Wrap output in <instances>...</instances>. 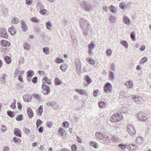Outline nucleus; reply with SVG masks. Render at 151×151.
<instances>
[{
  "label": "nucleus",
  "instance_id": "f257e3e1",
  "mask_svg": "<svg viewBox=\"0 0 151 151\" xmlns=\"http://www.w3.org/2000/svg\"><path fill=\"white\" fill-rule=\"evenodd\" d=\"M80 23L81 27L83 31L84 35L86 36H87L88 35L87 32L89 26L88 22L85 19L82 18L80 20Z\"/></svg>",
  "mask_w": 151,
  "mask_h": 151
},
{
  "label": "nucleus",
  "instance_id": "f03ea898",
  "mask_svg": "<svg viewBox=\"0 0 151 151\" xmlns=\"http://www.w3.org/2000/svg\"><path fill=\"white\" fill-rule=\"evenodd\" d=\"M80 4L81 7L86 11L90 12L93 9V5L86 2H81Z\"/></svg>",
  "mask_w": 151,
  "mask_h": 151
},
{
  "label": "nucleus",
  "instance_id": "7ed1b4c3",
  "mask_svg": "<svg viewBox=\"0 0 151 151\" xmlns=\"http://www.w3.org/2000/svg\"><path fill=\"white\" fill-rule=\"evenodd\" d=\"M137 118L139 121L144 122L147 120V116L144 112L140 111L137 114Z\"/></svg>",
  "mask_w": 151,
  "mask_h": 151
},
{
  "label": "nucleus",
  "instance_id": "20e7f679",
  "mask_svg": "<svg viewBox=\"0 0 151 151\" xmlns=\"http://www.w3.org/2000/svg\"><path fill=\"white\" fill-rule=\"evenodd\" d=\"M127 130L132 137H134L136 135V130L131 125H128L127 127Z\"/></svg>",
  "mask_w": 151,
  "mask_h": 151
},
{
  "label": "nucleus",
  "instance_id": "39448f33",
  "mask_svg": "<svg viewBox=\"0 0 151 151\" xmlns=\"http://www.w3.org/2000/svg\"><path fill=\"white\" fill-rule=\"evenodd\" d=\"M133 101L137 104H141L143 102V98L138 95H135L132 97Z\"/></svg>",
  "mask_w": 151,
  "mask_h": 151
},
{
  "label": "nucleus",
  "instance_id": "423d86ee",
  "mask_svg": "<svg viewBox=\"0 0 151 151\" xmlns=\"http://www.w3.org/2000/svg\"><path fill=\"white\" fill-rule=\"evenodd\" d=\"M42 88L43 89L42 93L43 94L47 95L50 93L49 87L47 85L44 83L43 84L42 86Z\"/></svg>",
  "mask_w": 151,
  "mask_h": 151
},
{
  "label": "nucleus",
  "instance_id": "0eeeda50",
  "mask_svg": "<svg viewBox=\"0 0 151 151\" xmlns=\"http://www.w3.org/2000/svg\"><path fill=\"white\" fill-rule=\"evenodd\" d=\"M76 70L77 72H80L81 68V63L80 60L77 59L75 60Z\"/></svg>",
  "mask_w": 151,
  "mask_h": 151
},
{
  "label": "nucleus",
  "instance_id": "6e6552de",
  "mask_svg": "<svg viewBox=\"0 0 151 151\" xmlns=\"http://www.w3.org/2000/svg\"><path fill=\"white\" fill-rule=\"evenodd\" d=\"M123 118L122 114L121 113H117L114 114V122H119Z\"/></svg>",
  "mask_w": 151,
  "mask_h": 151
},
{
  "label": "nucleus",
  "instance_id": "1a4fd4ad",
  "mask_svg": "<svg viewBox=\"0 0 151 151\" xmlns=\"http://www.w3.org/2000/svg\"><path fill=\"white\" fill-rule=\"evenodd\" d=\"M96 47V45L94 42L91 41L88 45V52L91 54H93L92 50L93 49Z\"/></svg>",
  "mask_w": 151,
  "mask_h": 151
},
{
  "label": "nucleus",
  "instance_id": "9d476101",
  "mask_svg": "<svg viewBox=\"0 0 151 151\" xmlns=\"http://www.w3.org/2000/svg\"><path fill=\"white\" fill-rule=\"evenodd\" d=\"M71 37L72 40V45L74 47H76L77 45V41L76 38L75 34L73 33H70Z\"/></svg>",
  "mask_w": 151,
  "mask_h": 151
},
{
  "label": "nucleus",
  "instance_id": "9b49d317",
  "mask_svg": "<svg viewBox=\"0 0 151 151\" xmlns=\"http://www.w3.org/2000/svg\"><path fill=\"white\" fill-rule=\"evenodd\" d=\"M111 85L110 83H106L104 87V91L107 93H110L111 91Z\"/></svg>",
  "mask_w": 151,
  "mask_h": 151
},
{
  "label": "nucleus",
  "instance_id": "f8f14e48",
  "mask_svg": "<svg viewBox=\"0 0 151 151\" xmlns=\"http://www.w3.org/2000/svg\"><path fill=\"white\" fill-rule=\"evenodd\" d=\"M103 137L101 141L103 142L106 144L109 143L110 142V140L109 137L106 134H103Z\"/></svg>",
  "mask_w": 151,
  "mask_h": 151
},
{
  "label": "nucleus",
  "instance_id": "ddd939ff",
  "mask_svg": "<svg viewBox=\"0 0 151 151\" xmlns=\"http://www.w3.org/2000/svg\"><path fill=\"white\" fill-rule=\"evenodd\" d=\"M0 36L1 37L7 38L8 36L6 32L5 29H0Z\"/></svg>",
  "mask_w": 151,
  "mask_h": 151
},
{
  "label": "nucleus",
  "instance_id": "4468645a",
  "mask_svg": "<svg viewBox=\"0 0 151 151\" xmlns=\"http://www.w3.org/2000/svg\"><path fill=\"white\" fill-rule=\"evenodd\" d=\"M21 28L24 32H25L27 31L28 29V27L26 23L22 20L21 21Z\"/></svg>",
  "mask_w": 151,
  "mask_h": 151
},
{
  "label": "nucleus",
  "instance_id": "2eb2a0df",
  "mask_svg": "<svg viewBox=\"0 0 151 151\" xmlns=\"http://www.w3.org/2000/svg\"><path fill=\"white\" fill-rule=\"evenodd\" d=\"M75 90L79 94L81 95H86L87 94L86 91L83 89L76 88Z\"/></svg>",
  "mask_w": 151,
  "mask_h": 151
},
{
  "label": "nucleus",
  "instance_id": "dca6fc26",
  "mask_svg": "<svg viewBox=\"0 0 151 151\" xmlns=\"http://www.w3.org/2000/svg\"><path fill=\"white\" fill-rule=\"evenodd\" d=\"M32 98V96L28 94L27 95H24L23 96V99L24 101L27 102L30 101Z\"/></svg>",
  "mask_w": 151,
  "mask_h": 151
},
{
  "label": "nucleus",
  "instance_id": "f3484780",
  "mask_svg": "<svg viewBox=\"0 0 151 151\" xmlns=\"http://www.w3.org/2000/svg\"><path fill=\"white\" fill-rule=\"evenodd\" d=\"M32 97L33 98L37 100L38 102L40 101L41 99V96L39 94L34 93L32 94Z\"/></svg>",
  "mask_w": 151,
  "mask_h": 151
},
{
  "label": "nucleus",
  "instance_id": "a211bd4d",
  "mask_svg": "<svg viewBox=\"0 0 151 151\" xmlns=\"http://www.w3.org/2000/svg\"><path fill=\"white\" fill-rule=\"evenodd\" d=\"M104 134V133L96 132L95 134L96 137V138L101 141L103 137V134Z\"/></svg>",
  "mask_w": 151,
  "mask_h": 151
},
{
  "label": "nucleus",
  "instance_id": "6ab92c4d",
  "mask_svg": "<svg viewBox=\"0 0 151 151\" xmlns=\"http://www.w3.org/2000/svg\"><path fill=\"white\" fill-rule=\"evenodd\" d=\"M8 31L9 33L12 35H14L16 32L15 27L13 26H12L11 27L9 28Z\"/></svg>",
  "mask_w": 151,
  "mask_h": 151
},
{
  "label": "nucleus",
  "instance_id": "aec40b11",
  "mask_svg": "<svg viewBox=\"0 0 151 151\" xmlns=\"http://www.w3.org/2000/svg\"><path fill=\"white\" fill-rule=\"evenodd\" d=\"M1 45L4 47L9 46L10 45V43L6 40H1L0 42Z\"/></svg>",
  "mask_w": 151,
  "mask_h": 151
},
{
  "label": "nucleus",
  "instance_id": "412c9836",
  "mask_svg": "<svg viewBox=\"0 0 151 151\" xmlns=\"http://www.w3.org/2000/svg\"><path fill=\"white\" fill-rule=\"evenodd\" d=\"M119 7L121 9L124 10L129 8V4H126L124 3H121L119 4Z\"/></svg>",
  "mask_w": 151,
  "mask_h": 151
},
{
  "label": "nucleus",
  "instance_id": "4be33fe9",
  "mask_svg": "<svg viewBox=\"0 0 151 151\" xmlns=\"http://www.w3.org/2000/svg\"><path fill=\"white\" fill-rule=\"evenodd\" d=\"M14 134L15 135L18 137H21V133H20V129H18L15 128L14 129Z\"/></svg>",
  "mask_w": 151,
  "mask_h": 151
},
{
  "label": "nucleus",
  "instance_id": "5701e85b",
  "mask_svg": "<svg viewBox=\"0 0 151 151\" xmlns=\"http://www.w3.org/2000/svg\"><path fill=\"white\" fill-rule=\"evenodd\" d=\"M42 82L44 83H46L49 85L51 84V82L50 80L49 79L47 76H44L42 79Z\"/></svg>",
  "mask_w": 151,
  "mask_h": 151
},
{
  "label": "nucleus",
  "instance_id": "b1692460",
  "mask_svg": "<svg viewBox=\"0 0 151 151\" xmlns=\"http://www.w3.org/2000/svg\"><path fill=\"white\" fill-rule=\"evenodd\" d=\"M27 114L30 118H31L33 116V114L32 111L30 108H28L27 109Z\"/></svg>",
  "mask_w": 151,
  "mask_h": 151
},
{
  "label": "nucleus",
  "instance_id": "393cba45",
  "mask_svg": "<svg viewBox=\"0 0 151 151\" xmlns=\"http://www.w3.org/2000/svg\"><path fill=\"white\" fill-rule=\"evenodd\" d=\"M123 19L124 23L126 24L129 25L130 24V21L128 17L124 16L123 18Z\"/></svg>",
  "mask_w": 151,
  "mask_h": 151
},
{
  "label": "nucleus",
  "instance_id": "a878e982",
  "mask_svg": "<svg viewBox=\"0 0 151 151\" xmlns=\"http://www.w3.org/2000/svg\"><path fill=\"white\" fill-rule=\"evenodd\" d=\"M24 48L27 51L29 50L31 48L30 45L27 42H25L23 45Z\"/></svg>",
  "mask_w": 151,
  "mask_h": 151
},
{
  "label": "nucleus",
  "instance_id": "bb28decb",
  "mask_svg": "<svg viewBox=\"0 0 151 151\" xmlns=\"http://www.w3.org/2000/svg\"><path fill=\"white\" fill-rule=\"evenodd\" d=\"M125 85L127 86V87L132 88H133V83L131 81H127L126 82Z\"/></svg>",
  "mask_w": 151,
  "mask_h": 151
},
{
  "label": "nucleus",
  "instance_id": "cd10ccee",
  "mask_svg": "<svg viewBox=\"0 0 151 151\" xmlns=\"http://www.w3.org/2000/svg\"><path fill=\"white\" fill-rule=\"evenodd\" d=\"M15 72L16 76H22V75L24 73V71H19L18 69H16Z\"/></svg>",
  "mask_w": 151,
  "mask_h": 151
},
{
  "label": "nucleus",
  "instance_id": "c85d7f7f",
  "mask_svg": "<svg viewBox=\"0 0 151 151\" xmlns=\"http://www.w3.org/2000/svg\"><path fill=\"white\" fill-rule=\"evenodd\" d=\"M52 107L53 109L57 110L59 108V106L57 103L52 101Z\"/></svg>",
  "mask_w": 151,
  "mask_h": 151
},
{
  "label": "nucleus",
  "instance_id": "c756f323",
  "mask_svg": "<svg viewBox=\"0 0 151 151\" xmlns=\"http://www.w3.org/2000/svg\"><path fill=\"white\" fill-rule=\"evenodd\" d=\"M128 111V108H126L125 107H122L119 109V112L121 113H126Z\"/></svg>",
  "mask_w": 151,
  "mask_h": 151
},
{
  "label": "nucleus",
  "instance_id": "7c9ffc66",
  "mask_svg": "<svg viewBox=\"0 0 151 151\" xmlns=\"http://www.w3.org/2000/svg\"><path fill=\"white\" fill-rule=\"evenodd\" d=\"M52 26V24L50 21H48L46 23V27L47 29L50 30Z\"/></svg>",
  "mask_w": 151,
  "mask_h": 151
},
{
  "label": "nucleus",
  "instance_id": "2f4dec72",
  "mask_svg": "<svg viewBox=\"0 0 151 151\" xmlns=\"http://www.w3.org/2000/svg\"><path fill=\"white\" fill-rule=\"evenodd\" d=\"M43 52L46 55H48L49 54L50 49L48 47H43L42 49Z\"/></svg>",
  "mask_w": 151,
  "mask_h": 151
},
{
  "label": "nucleus",
  "instance_id": "473e14b6",
  "mask_svg": "<svg viewBox=\"0 0 151 151\" xmlns=\"http://www.w3.org/2000/svg\"><path fill=\"white\" fill-rule=\"evenodd\" d=\"M43 106H40L37 110V114L39 116L42 115V112L43 111Z\"/></svg>",
  "mask_w": 151,
  "mask_h": 151
},
{
  "label": "nucleus",
  "instance_id": "72a5a7b5",
  "mask_svg": "<svg viewBox=\"0 0 151 151\" xmlns=\"http://www.w3.org/2000/svg\"><path fill=\"white\" fill-rule=\"evenodd\" d=\"M91 145L94 148L97 149L99 147L98 145L95 141H91L90 142Z\"/></svg>",
  "mask_w": 151,
  "mask_h": 151
},
{
  "label": "nucleus",
  "instance_id": "f704fd0d",
  "mask_svg": "<svg viewBox=\"0 0 151 151\" xmlns=\"http://www.w3.org/2000/svg\"><path fill=\"white\" fill-rule=\"evenodd\" d=\"M12 24H17L19 22V19L17 18L13 17L12 18Z\"/></svg>",
  "mask_w": 151,
  "mask_h": 151
},
{
  "label": "nucleus",
  "instance_id": "c9c22d12",
  "mask_svg": "<svg viewBox=\"0 0 151 151\" xmlns=\"http://www.w3.org/2000/svg\"><path fill=\"white\" fill-rule=\"evenodd\" d=\"M86 61L89 64H91V65H93L95 63V61L93 59H92L91 58H86Z\"/></svg>",
  "mask_w": 151,
  "mask_h": 151
},
{
  "label": "nucleus",
  "instance_id": "e433bc0d",
  "mask_svg": "<svg viewBox=\"0 0 151 151\" xmlns=\"http://www.w3.org/2000/svg\"><path fill=\"white\" fill-rule=\"evenodd\" d=\"M4 60L6 63L9 64L10 63L11 61V59L10 57L9 56H6L4 58Z\"/></svg>",
  "mask_w": 151,
  "mask_h": 151
},
{
  "label": "nucleus",
  "instance_id": "4c0bfd02",
  "mask_svg": "<svg viewBox=\"0 0 151 151\" xmlns=\"http://www.w3.org/2000/svg\"><path fill=\"white\" fill-rule=\"evenodd\" d=\"M120 43L124 46L126 48L128 47V44L127 41L125 40H122L120 42Z\"/></svg>",
  "mask_w": 151,
  "mask_h": 151
},
{
  "label": "nucleus",
  "instance_id": "58836bf2",
  "mask_svg": "<svg viewBox=\"0 0 151 151\" xmlns=\"http://www.w3.org/2000/svg\"><path fill=\"white\" fill-rule=\"evenodd\" d=\"M99 106L101 108H104L106 107L105 103L101 101H99L98 103Z\"/></svg>",
  "mask_w": 151,
  "mask_h": 151
},
{
  "label": "nucleus",
  "instance_id": "ea45409f",
  "mask_svg": "<svg viewBox=\"0 0 151 151\" xmlns=\"http://www.w3.org/2000/svg\"><path fill=\"white\" fill-rule=\"evenodd\" d=\"M147 60V58L146 57L142 58L139 62L140 64H143L146 62Z\"/></svg>",
  "mask_w": 151,
  "mask_h": 151
},
{
  "label": "nucleus",
  "instance_id": "a19ab883",
  "mask_svg": "<svg viewBox=\"0 0 151 151\" xmlns=\"http://www.w3.org/2000/svg\"><path fill=\"white\" fill-rule=\"evenodd\" d=\"M36 7L37 8V10H38L39 9H41L42 8H44V6L42 5L41 3L40 2L37 3Z\"/></svg>",
  "mask_w": 151,
  "mask_h": 151
},
{
  "label": "nucleus",
  "instance_id": "79ce46f5",
  "mask_svg": "<svg viewBox=\"0 0 151 151\" xmlns=\"http://www.w3.org/2000/svg\"><path fill=\"white\" fill-rule=\"evenodd\" d=\"M47 12V10L43 8L41 9V10L39 11L40 13L42 15L45 14Z\"/></svg>",
  "mask_w": 151,
  "mask_h": 151
},
{
  "label": "nucleus",
  "instance_id": "37998d69",
  "mask_svg": "<svg viewBox=\"0 0 151 151\" xmlns=\"http://www.w3.org/2000/svg\"><path fill=\"white\" fill-rule=\"evenodd\" d=\"M13 141L15 143H18L19 144L21 142V140L17 138V137H14L13 138Z\"/></svg>",
  "mask_w": 151,
  "mask_h": 151
},
{
  "label": "nucleus",
  "instance_id": "c03bdc74",
  "mask_svg": "<svg viewBox=\"0 0 151 151\" xmlns=\"http://www.w3.org/2000/svg\"><path fill=\"white\" fill-rule=\"evenodd\" d=\"M30 20L33 22L36 23H38L39 22V20L36 17L31 18H30Z\"/></svg>",
  "mask_w": 151,
  "mask_h": 151
},
{
  "label": "nucleus",
  "instance_id": "a18cd8bd",
  "mask_svg": "<svg viewBox=\"0 0 151 151\" xmlns=\"http://www.w3.org/2000/svg\"><path fill=\"white\" fill-rule=\"evenodd\" d=\"M136 142L138 143H140L143 142V139L141 137H137L136 140Z\"/></svg>",
  "mask_w": 151,
  "mask_h": 151
},
{
  "label": "nucleus",
  "instance_id": "49530a36",
  "mask_svg": "<svg viewBox=\"0 0 151 151\" xmlns=\"http://www.w3.org/2000/svg\"><path fill=\"white\" fill-rule=\"evenodd\" d=\"M7 114L11 117H13L14 116V112H12L8 110L7 111Z\"/></svg>",
  "mask_w": 151,
  "mask_h": 151
},
{
  "label": "nucleus",
  "instance_id": "de8ad7c7",
  "mask_svg": "<svg viewBox=\"0 0 151 151\" xmlns=\"http://www.w3.org/2000/svg\"><path fill=\"white\" fill-rule=\"evenodd\" d=\"M27 77H32V76L34 75V72L33 71L31 70H30L27 72Z\"/></svg>",
  "mask_w": 151,
  "mask_h": 151
},
{
  "label": "nucleus",
  "instance_id": "09e8293b",
  "mask_svg": "<svg viewBox=\"0 0 151 151\" xmlns=\"http://www.w3.org/2000/svg\"><path fill=\"white\" fill-rule=\"evenodd\" d=\"M85 79L89 84H90L91 83V80L88 76H86L85 77Z\"/></svg>",
  "mask_w": 151,
  "mask_h": 151
},
{
  "label": "nucleus",
  "instance_id": "8fccbe9b",
  "mask_svg": "<svg viewBox=\"0 0 151 151\" xmlns=\"http://www.w3.org/2000/svg\"><path fill=\"white\" fill-rule=\"evenodd\" d=\"M24 63V58L23 57H20L19 60V64L22 65Z\"/></svg>",
  "mask_w": 151,
  "mask_h": 151
},
{
  "label": "nucleus",
  "instance_id": "3c124183",
  "mask_svg": "<svg viewBox=\"0 0 151 151\" xmlns=\"http://www.w3.org/2000/svg\"><path fill=\"white\" fill-rule=\"evenodd\" d=\"M118 146L122 149L124 150L127 147V145L125 144H119L118 145Z\"/></svg>",
  "mask_w": 151,
  "mask_h": 151
},
{
  "label": "nucleus",
  "instance_id": "603ef678",
  "mask_svg": "<svg viewBox=\"0 0 151 151\" xmlns=\"http://www.w3.org/2000/svg\"><path fill=\"white\" fill-rule=\"evenodd\" d=\"M121 139L116 136H114V141L115 142H121Z\"/></svg>",
  "mask_w": 151,
  "mask_h": 151
},
{
  "label": "nucleus",
  "instance_id": "864d4df0",
  "mask_svg": "<svg viewBox=\"0 0 151 151\" xmlns=\"http://www.w3.org/2000/svg\"><path fill=\"white\" fill-rule=\"evenodd\" d=\"M55 83L56 85H60L62 84V82L58 78H56L55 80Z\"/></svg>",
  "mask_w": 151,
  "mask_h": 151
},
{
  "label": "nucleus",
  "instance_id": "5fc2aeb1",
  "mask_svg": "<svg viewBox=\"0 0 151 151\" xmlns=\"http://www.w3.org/2000/svg\"><path fill=\"white\" fill-rule=\"evenodd\" d=\"M55 62L56 63H61L64 62V60L59 58H57L55 59Z\"/></svg>",
  "mask_w": 151,
  "mask_h": 151
},
{
  "label": "nucleus",
  "instance_id": "6e6d98bb",
  "mask_svg": "<svg viewBox=\"0 0 151 151\" xmlns=\"http://www.w3.org/2000/svg\"><path fill=\"white\" fill-rule=\"evenodd\" d=\"M60 68L62 70H65L67 68V66L65 64H63L60 66Z\"/></svg>",
  "mask_w": 151,
  "mask_h": 151
},
{
  "label": "nucleus",
  "instance_id": "4d7b16f0",
  "mask_svg": "<svg viewBox=\"0 0 151 151\" xmlns=\"http://www.w3.org/2000/svg\"><path fill=\"white\" fill-rule=\"evenodd\" d=\"M64 130V129L62 127H60L59 129L58 132L60 135L61 136H63V132Z\"/></svg>",
  "mask_w": 151,
  "mask_h": 151
},
{
  "label": "nucleus",
  "instance_id": "13d9d810",
  "mask_svg": "<svg viewBox=\"0 0 151 151\" xmlns=\"http://www.w3.org/2000/svg\"><path fill=\"white\" fill-rule=\"evenodd\" d=\"M52 122L50 121L47 122L46 123V126L49 128H51L52 127Z\"/></svg>",
  "mask_w": 151,
  "mask_h": 151
},
{
  "label": "nucleus",
  "instance_id": "bf43d9fd",
  "mask_svg": "<svg viewBox=\"0 0 151 151\" xmlns=\"http://www.w3.org/2000/svg\"><path fill=\"white\" fill-rule=\"evenodd\" d=\"M23 115L22 114L18 115H17V117L16 118V119L17 121H21L22 120Z\"/></svg>",
  "mask_w": 151,
  "mask_h": 151
},
{
  "label": "nucleus",
  "instance_id": "052dcab7",
  "mask_svg": "<svg viewBox=\"0 0 151 151\" xmlns=\"http://www.w3.org/2000/svg\"><path fill=\"white\" fill-rule=\"evenodd\" d=\"M63 125L65 128H67L69 127V124L67 122H64L63 123Z\"/></svg>",
  "mask_w": 151,
  "mask_h": 151
},
{
  "label": "nucleus",
  "instance_id": "680f3d73",
  "mask_svg": "<svg viewBox=\"0 0 151 151\" xmlns=\"http://www.w3.org/2000/svg\"><path fill=\"white\" fill-rule=\"evenodd\" d=\"M131 39L133 40H135V35L134 32H132L130 34Z\"/></svg>",
  "mask_w": 151,
  "mask_h": 151
},
{
  "label": "nucleus",
  "instance_id": "e2e57ef3",
  "mask_svg": "<svg viewBox=\"0 0 151 151\" xmlns=\"http://www.w3.org/2000/svg\"><path fill=\"white\" fill-rule=\"evenodd\" d=\"M26 4L28 5H31L33 2L32 0H25Z\"/></svg>",
  "mask_w": 151,
  "mask_h": 151
},
{
  "label": "nucleus",
  "instance_id": "0e129e2a",
  "mask_svg": "<svg viewBox=\"0 0 151 151\" xmlns=\"http://www.w3.org/2000/svg\"><path fill=\"white\" fill-rule=\"evenodd\" d=\"M112 51L110 49H108L106 52V55L108 56H110L111 54Z\"/></svg>",
  "mask_w": 151,
  "mask_h": 151
},
{
  "label": "nucleus",
  "instance_id": "69168bd1",
  "mask_svg": "<svg viewBox=\"0 0 151 151\" xmlns=\"http://www.w3.org/2000/svg\"><path fill=\"white\" fill-rule=\"evenodd\" d=\"M71 148L72 151H76V145L75 144L73 145L72 146Z\"/></svg>",
  "mask_w": 151,
  "mask_h": 151
},
{
  "label": "nucleus",
  "instance_id": "338daca9",
  "mask_svg": "<svg viewBox=\"0 0 151 151\" xmlns=\"http://www.w3.org/2000/svg\"><path fill=\"white\" fill-rule=\"evenodd\" d=\"M127 148L129 150H134V147L131 145H128L127 147Z\"/></svg>",
  "mask_w": 151,
  "mask_h": 151
},
{
  "label": "nucleus",
  "instance_id": "774afa93",
  "mask_svg": "<svg viewBox=\"0 0 151 151\" xmlns=\"http://www.w3.org/2000/svg\"><path fill=\"white\" fill-rule=\"evenodd\" d=\"M99 92V91L97 90H95L93 91V95L94 97H96L97 96V94H98V93Z\"/></svg>",
  "mask_w": 151,
  "mask_h": 151
}]
</instances>
